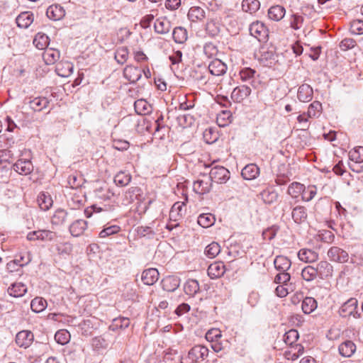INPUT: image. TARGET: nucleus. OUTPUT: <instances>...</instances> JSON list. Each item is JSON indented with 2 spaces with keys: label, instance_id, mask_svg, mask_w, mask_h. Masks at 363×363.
<instances>
[{
  "label": "nucleus",
  "instance_id": "obj_55",
  "mask_svg": "<svg viewBox=\"0 0 363 363\" xmlns=\"http://www.w3.org/2000/svg\"><path fill=\"white\" fill-rule=\"evenodd\" d=\"M206 30L211 36H216L220 32V26L215 20H210L206 23Z\"/></svg>",
  "mask_w": 363,
  "mask_h": 363
},
{
  "label": "nucleus",
  "instance_id": "obj_26",
  "mask_svg": "<svg viewBox=\"0 0 363 363\" xmlns=\"http://www.w3.org/2000/svg\"><path fill=\"white\" fill-rule=\"evenodd\" d=\"M121 230V228L120 226L117 225H109L108 223L104 225V229L99 232V237L100 238H111L112 236L118 234Z\"/></svg>",
  "mask_w": 363,
  "mask_h": 363
},
{
  "label": "nucleus",
  "instance_id": "obj_45",
  "mask_svg": "<svg viewBox=\"0 0 363 363\" xmlns=\"http://www.w3.org/2000/svg\"><path fill=\"white\" fill-rule=\"evenodd\" d=\"M47 306V301L41 297H36L31 301L30 308L35 313L42 312Z\"/></svg>",
  "mask_w": 363,
  "mask_h": 363
},
{
  "label": "nucleus",
  "instance_id": "obj_20",
  "mask_svg": "<svg viewBox=\"0 0 363 363\" xmlns=\"http://www.w3.org/2000/svg\"><path fill=\"white\" fill-rule=\"evenodd\" d=\"M154 28L156 33L166 34L170 30L171 22L167 18H159L155 22Z\"/></svg>",
  "mask_w": 363,
  "mask_h": 363
},
{
  "label": "nucleus",
  "instance_id": "obj_60",
  "mask_svg": "<svg viewBox=\"0 0 363 363\" xmlns=\"http://www.w3.org/2000/svg\"><path fill=\"white\" fill-rule=\"evenodd\" d=\"M203 52L208 57H212L216 55L218 49L213 43H208L203 46Z\"/></svg>",
  "mask_w": 363,
  "mask_h": 363
},
{
  "label": "nucleus",
  "instance_id": "obj_28",
  "mask_svg": "<svg viewBox=\"0 0 363 363\" xmlns=\"http://www.w3.org/2000/svg\"><path fill=\"white\" fill-rule=\"evenodd\" d=\"M285 12V9L282 6L276 5L270 7L268 16L271 20L279 21L284 18Z\"/></svg>",
  "mask_w": 363,
  "mask_h": 363
},
{
  "label": "nucleus",
  "instance_id": "obj_18",
  "mask_svg": "<svg viewBox=\"0 0 363 363\" xmlns=\"http://www.w3.org/2000/svg\"><path fill=\"white\" fill-rule=\"evenodd\" d=\"M259 174V168L255 164H247L241 172L244 179L252 180L255 179Z\"/></svg>",
  "mask_w": 363,
  "mask_h": 363
},
{
  "label": "nucleus",
  "instance_id": "obj_58",
  "mask_svg": "<svg viewBox=\"0 0 363 363\" xmlns=\"http://www.w3.org/2000/svg\"><path fill=\"white\" fill-rule=\"evenodd\" d=\"M256 72L250 67H245L240 71V76L242 81H248L254 78Z\"/></svg>",
  "mask_w": 363,
  "mask_h": 363
},
{
  "label": "nucleus",
  "instance_id": "obj_50",
  "mask_svg": "<svg viewBox=\"0 0 363 363\" xmlns=\"http://www.w3.org/2000/svg\"><path fill=\"white\" fill-rule=\"evenodd\" d=\"M298 331L296 330L291 329L284 334V341L286 345L293 347V345L298 340Z\"/></svg>",
  "mask_w": 363,
  "mask_h": 363
},
{
  "label": "nucleus",
  "instance_id": "obj_25",
  "mask_svg": "<svg viewBox=\"0 0 363 363\" xmlns=\"http://www.w3.org/2000/svg\"><path fill=\"white\" fill-rule=\"evenodd\" d=\"M44 61L47 65H53L60 57V52L58 50L47 48L43 55Z\"/></svg>",
  "mask_w": 363,
  "mask_h": 363
},
{
  "label": "nucleus",
  "instance_id": "obj_31",
  "mask_svg": "<svg viewBox=\"0 0 363 363\" xmlns=\"http://www.w3.org/2000/svg\"><path fill=\"white\" fill-rule=\"evenodd\" d=\"M224 272V265L222 263H213L210 264L208 268V274L211 279L219 277L222 276Z\"/></svg>",
  "mask_w": 363,
  "mask_h": 363
},
{
  "label": "nucleus",
  "instance_id": "obj_56",
  "mask_svg": "<svg viewBox=\"0 0 363 363\" xmlns=\"http://www.w3.org/2000/svg\"><path fill=\"white\" fill-rule=\"evenodd\" d=\"M350 30L354 35L363 34V21L359 19L352 21L350 23Z\"/></svg>",
  "mask_w": 363,
  "mask_h": 363
},
{
  "label": "nucleus",
  "instance_id": "obj_52",
  "mask_svg": "<svg viewBox=\"0 0 363 363\" xmlns=\"http://www.w3.org/2000/svg\"><path fill=\"white\" fill-rule=\"evenodd\" d=\"M184 206V202H176L171 208L169 213L170 218L174 219L176 221L177 220V217H182Z\"/></svg>",
  "mask_w": 363,
  "mask_h": 363
},
{
  "label": "nucleus",
  "instance_id": "obj_19",
  "mask_svg": "<svg viewBox=\"0 0 363 363\" xmlns=\"http://www.w3.org/2000/svg\"><path fill=\"white\" fill-rule=\"evenodd\" d=\"M291 216L296 223H302L307 219V209L303 206L294 207L291 212Z\"/></svg>",
  "mask_w": 363,
  "mask_h": 363
},
{
  "label": "nucleus",
  "instance_id": "obj_38",
  "mask_svg": "<svg viewBox=\"0 0 363 363\" xmlns=\"http://www.w3.org/2000/svg\"><path fill=\"white\" fill-rule=\"evenodd\" d=\"M130 325V320L127 318H118L113 319L112 323L109 325L108 329L116 331L118 329H125Z\"/></svg>",
  "mask_w": 363,
  "mask_h": 363
},
{
  "label": "nucleus",
  "instance_id": "obj_9",
  "mask_svg": "<svg viewBox=\"0 0 363 363\" xmlns=\"http://www.w3.org/2000/svg\"><path fill=\"white\" fill-rule=\"evenodd\" d=\"M211 187L212 181L210 177H207L205 179H198L193 184L194 191L201 195L210 192Z\"/></svg>",
  "mask_w": 363,
  "mask_h": 363
},
{
  "label": "nucleus",
  "instance_id": "obj_43",
  "mask_svg": "<svg viewBox=\"0 0 363 363\" xmlns=\"http://www.w3.org/2000/svg\"><path fill=\"white\" fill-rule=\"evenodd\" d=\"M349 158L355 163L363 162V146H358L349 152Z\"/></svg>",
  "mask_w": 363,
  "mask_h": 363
},
{
  "label": "nucleus",
  "instance_id": "obj_24",
  "mask_svg": "<svg viewBox=\"0 0 363 363\" xmlns=\"http://www.w3.org/2000/svg\"><path fill=\"white\" fill-rule=\"evenodd\" d=\"M68 213L62 208L57 209L51 218V223L55 225H64L67 220Z\"/></svg>",
  "mask_w": 363,
  "mask_h": 363
},
{
  "label": "nucleus",
  "instance_id": "obj_4",
  "mask_svg": "<svg viewBox=\"0 0 363 363\" xmlns=\"http://www.w3.org/2000/svg\"><path fill=\"white\" fill-rule=\"evenodd\" d=\"M209 177L212 182L223 184L230 179V172L223 166H216L211 169Z\"/></svg>",
  "mask_w": 363,
  "mask_h": 363
},
{
  "label": "nucleus",
  "instance_id": "obj_64",
  "mask_svg": "<svg viewBox=\"0 0 363 363\" xmlns=\"http://www.w3.org/2000/svg\"><path fill=\"white\" fill-rule=\"evenodd\" d=\"M130 143L127 140H117L113 143V147L120 151H124L128 149Z\"/></svg>",
  "mask_w": 363,
  "mask_h": 363
},
{
  "label": "nucleus",
  "instance_id": "obj_27",
  "mask_svg": "<svg viewBox=\"0 0 363 363\" xmlns=\"http://www.w3.org/2000/svg\"><path fill=\"white\" fill-rule=\"evenodd\" d=\"M38 203L43 211H48L52 206V199L46 192H40L37 198Z\"/></svg>",
  "mask_w": 363,
  "mask_h": 363
},
{
  "label": "nucleus",
  "instance_id": "obj_7",
  "mask_svg": "<svg viewBox=\"0 0 363 363\" xmlns=\"http://www.w3.org/2000/svg\"><path fill=\"white\" fill-rule=\"evenodd\" d=\"M251 89L247 85L238 86L232 91L231 99L236 103L242 102L251 94Z\"/></svg>",
  "mask_w": 363,
  "mask_h": 363
},
{
  "label": "nucleus",
  "instance_id": "obj_32",
  "mask_svg": "<svg viewBox=\"0 0 363 363\" xmlns=\"http://www.w3.org/2000/svg\"><path fill=\"white\" fill-rule=\"evenodd\" d=\"M275 268L279 272H286L291 267V261L286 257L277 255L274 261Z\"/></svg>",
  "mask_w": 363,
  "mask_h": 363
},
{
  "label": "nucleus",
  "instance_id": "obj_59",
  "mask_svg": "<svg viewBox=\"0 0 363 363\" xmlns=\"http://www.w3.org/2000/svg\"><path fill=\"white\" fill-rule=\"evenodd\" d=\"M290 279L291 276L289 273L286 272H280L278 274L276 275L274 278V282L281 285H286Z\"/></svg>",
  "mask_w": 363,
  "mask_h": 363
},
{
  "label": "nucleus",
  "instance_id": "obj_33",
  "mask_svg": "<svg viewBox=\"0 0 363 363\" xmlns=\"http://www.w3.org/2000/svg\"><path fill=\"white\" fill-rule=\"evenodd\" d=\"M200 287L198 281L196 279H189L184 286V291L186 294L194 296L199 291Z\"/></svg>",
  "mask_w": 363,
  "mask_h": 363
},
{
  "label": "nucleus",
  "instance_id": "obj_42",
  "mask_svg": "<svg viewBox=\"0 0 363 363\" xmlns=\"http://www.w3.org/2000/svg\"><path fill=\"white\" fill-rule=\"evenodd\" d=\"M304 190V185L299 183L294 182L291 183L287 190V193L292 197V198H298L300 195H302V192Z\"/></svg>",
  "mask_w": 363,
  "mask_h": 363
},
{
  "label": "nucleus",
  "instance_id": "obj_22",
  "mask_svg": "<svg viewBox=\"0 0 363 363\" xmlns=\"http://www.w3.org/2000/svg\"><path fill=\"white\" fill-rule=\"evenodd\" d=\"M49 100L45 97H35L28 102L29 106L34 111H40L46 108L49 104Z\"/></svg>",
  "mask_w": 363,
  "mask_h": 363
},
{
  "label": "nucleus",
  "instance_id": "obj_44",
  "mask_svg": "<svg viewBox=\"0 0 363 363\" xmlns=\"http://www.w3.org/2000/svg\"><path fill=\"white\" fill-rule=\"evenodd\" d=\"M215 221V217L211 213H202L199 216L197 223L203 228L211 226Z\"/></svg>",
  "mask_w": 363,
  "mask_h": 363
},
{
  "label": "nucleus",
  "instance_id": "obj_29",
  "mask_svg": "<svg viewBox=\"0 0 363 363\" xmlns=\"http://www.w3.org/2000/svg\"><path fill=\"white\" fill-rule=\"evenodd\" d=\"M33 21V15L28 12L21 13L16 19L17 26L22 28H27Z\"/></svg>",
  "mask_w": 363,
  "mask_h": 363
},
{
  "label": "nucleus",
  "instance_id": "obj_54",
  "mask_svg": "<svg viewBox=\"0 0 363 363\" xmlns=\"http://www.w3.org/2000/svg\"><path fill=\"white\" fill-rule=\"evenodd\" d=\"M70 339V335L69 332L64 330L57 331L55 335V341L60 345H65L69 342Z\"/></svg>",
  "mask_w": 363,
  "mask_h": 363
},
{
  "label": "nucleus",
  "instance_id": "obj_11",
  "mask_svg": "<svg viewBox=\"0 0 363 363\" xmlns=\"http://www.w3.org/2000/svg\"><path fill=\"white\" fill-rule=\"evenodd\" d=\"M46 15L50 20L59 21L65 16V10L59 4H52L47 9Z\"/></svg>",
  "mask_w": 363,
  "mask_h": 363
},
{
  "label": "nucleus",
  "instance_id": "obj_48",
  "mask_svg": "<svg viewBox=\"0 0 363 363\" xmlns=\"http://www.w3.org/2000/svg\"><path fill=\"white\" fill-rule=\"evenodd\" d=\"M131 180V176L130 174L126 173L125 172H119L115 177H114V182L116 184L121 185V186H126L128 185Z\"/></svg>",
  "mask_w": 363,
  "mask_h": 363
},
{
  "label": "nucleus",
  "instance_id": "obj_2",
  "mask_svg": "<svg viewBox=\"0 0 363 363\" xmlns=\"http://www.w3.org/2000/svg\"><path fill=\"white\" fill-rule=\"evenodd\" d=\"M208 355V347L201 345H195L189 351L187 356L182 357L181 363H199Z\"/></svg>",
  "mask_w": 363,
  "mask_h": 363
},
{
  "label": "nucleus",
  "instance_id": "obj_51",
  "mask_svg": "<svg viewBox=\"0 0 363 363\" xmlns=\"http://www.w3.org/2000/svg\"><path fill=\"white\" fill-rule=\"evenodd\" d=\"M178 124L184 128L191 126L194 123V118L190 114H180L177 116Z\"/></svg>",
  "mask_w": 363,
  "mask_h": 363
},
{
  "label": "nucleus",
  "instance_id": "obj_53",
  "mask_svg": "<svg viewBox=\"0 0 363 363\" xmlns=\"http://www.w3.org/2000/svg\"><path fill=\"white\" fill-rule=\"evenodd\" d=\"M322 110V104L318 101H315L311 103L307 111V115L309 118L318 117V113Z\"/></svg>",
  "mask_w": 363,
  "mask_h": 363
},
{
  "label": "nucleus",
  "instance_id": "obj_46",
  "mask_svg": "<svg viewBox=\"0 0 363 363\" xmlns=\"http://www.w3.org/2000/svg\"><path fill=\"white\" fill-rule=\"evenodd\" d=\"M115 60L118 64L123 65L128 58V49L127 47H120L115 52Z\"/></svg>",
  "mask_w": 363,
  "mask_h": 363
},
{
  "label": "nucleus",
  "instance_id": "obj_40",
  "mask_svg": "<svg viewBox=\"0 0 363 363\" xmlns=\"http://www.w3.org/2000/svg\"><path fill=\"white\" fill-rule=\"evenodd\" d=\"M302 310L306 314H310L317 308V302L312 297H306L302 301Z\"/></svg>",
  "mask_w": 363,
  "mask_h": 363
},
{
  "label": "nucleus",
  "instance_id": "obj_23",
  "mask_svg": "<svg viewBox=\"0 0 363 363\" xmlns=\"http://www.w3.org/2000/svg\"><path fill=\"white\" fill-rule=\"evenodd\" d=\"M27 292L26 286L22 282H15L8 289L9 295L13 297H21Z\"/></svg>",
  "mask_w": 363,
  "mask_h": 363
},
{
  "label": "nucleus",
  "instance_id": "obj_63",
  "mask_svg": "<svg viewBox=\"0 0 363 363\" xmlns=\"http://www.w3.org/2000/svg\"><path fill=\"white\" fill-rule=\"evenodd\" d=\"M221 337V333L218 329L213 328L206 334V339L209 342H216Z\"/></svg>",
  "mask_w": 363,
  "mask_h": 363
},
{
  "label": "nucleus",
  "instance_id": "obj_10",
  "mask_svg": "<svg viewBox=\"0 0 363 363\" xmlns=\"http://www.w3.org/2000/svg\"><path fill=\"white\" fill-rule=\"evenodd\" d=\"M358 301L354 298H351L345 301L339 309V314L343 318L351 316L353 311L357 308Z\"/></svg>",
  "mask_w": 363,
  "mask_h": 363
},
{
  "label": "nucleus",
  "instance_id": "obj_14",
  "mask_svg": "<svg viewBox=\"0 0 363 363\" xmlns=\"http://www.w3.org/2000/svg\"><path fill=\"white\" fill-rule=\"evenodd\" d=\"M208 70L214 76H221L226 72L227 65L221 60L215 59L210 62Z\"/></svg>",
  "mask_w": 363,
  "mask_h": 363
},
{
  "label": "nucleus",
  "instance_id": "obj_34",
  "mask_svg": "<svg viewBox=\"0 0 363 363\" xmlns=\"http://www.w3.org/2000/svg\"><path fill=\"white\" fill-rule=\"evenodd\" d=\"M172 38L176 43L182 44L187 40V31L183 27H176L173 30Z\"/></svg>",
  "mask_w": 363,
  "mask_h": 363
},
{
  "label": "nucleus",
  "instance_id": "obj_41",
  "mask_svg": "<svg viewBox=\"0 0 363 363\" xmlns=\"http://www.w3.org/2000/svg\"><path fill=\"white\" fill-rule=\"evenodd\" d=\"M113 210V207L111 206H107L106 205H104V207H99L96 205H92L84 210V215L86 218H90L92 216L94 213H100L102 211L111 212Z\"/></svg>",
  "mask_w": 363,
  "mask_h": 363
},
{
  "label": "nucleus",
  "instance_id": "obj_6",
  "mask_svg": "<svg viewBox=\"0 0 363 363\" xmlns=\"http://www.w3.org/2000/svg\"><path fill=\"white\" fill-rule=\"evenodd\" d=\"M34 335L30 330L18 332L16 336V343L21 347L28 348L33 342Z\"/></svg>",
  "mask_w": 363,
  "mask_h": 363
},
{
  "label": "nucleus",
  "instance_id": "obj_35",
  "mask_svg": "<svg viewBox=\"0 0 363 363\" xmlns=\"http://www.w3.org/2000/svg\"><path fill=\"white\" fill-rule=\"evenodd\" d=\"M260 3L258 0H243L242 9L245 12L254 13L259 9Z\"/></svg>",
  "mask_w": 363,
  "mask_h": 363
},
{
  "label": "nucleus",
  "instance_id": "obj_3",
  "mask_svg": "<svg viewBox=\"0 0 363 363\" xmlns=\"http://www.w3.org/2000/svg\"><path fill=\"white\" fill-rule=\"evenodd\" d=\"M250 33L260 43H266L269 38V30L265 25L260 21H255L250 24Z\"/></svg>",
  "mask_w": 363,
  "mask_h": 363
},
{
  "label": "nucleus",
  "instance_id": "obj_47",
  "mask_svg": "<svg viewBox=\"0 0 363 363\" xmlns=\"http://www.w3.org/2000/svg\"><path fill=\"white\" fill-rule=\"evenodd\" d=\"M317 274V269L312 266L304 267L301 272V276L303 279L307 281H311L315 279L316 278Z\"/></svg>",
  "mask_w": 363,
  "mask_h": 363
},
{
  "label": "nucleus",
  "instance_id": "obj_5",
  "mask_svg": "<svg viewBox=\"0 0 363 363\" xmlns=\"http://www.w3.org/2000/svg\"><path fill=\"white\" fill-rule=\"evenodd\" d=\"M27 239L30 241H52L56 238L55 232L47 230H38L29 232L27 234Z\"/></svg>",
  "mask_w": 363,
  "mask_h": 363
},
{
  "label": "nucleus",
  "instance_id": "obj_49",
  "mask_svg": "<svg viewBox=\"0 0 363 363\" xmlns=\"http://www.w3.org/2000/svg\"><path fill=\"white\" fill-rule=\"evenodd\" d=\"M317 194V189L315 186H304V190L302 192L301 199L303 201L308 202L311 201Z\"/></svg>",
  "mask_w": 363,
  "mask_h": 363
},
{
  "label": "nucleus",
  "instance_id": "obj_8",
  "mask_svg": "<svg viewBox=\"0 0 363 363\" xmlns=\"http://www.w3.org/2000/svg\"><path fill=\"white\" fill-rule=\"evenodd\" d=\"M124 77L131 84L138 82L142 77V69L133 65H127L123 69Z\"/></svg>",
  "mask_w": 363,
  "mask_h": 363
},
{
  "label": "nucleus",
  "instance_id": "obj_15",
  "mask_svg": "<svg viewBox=\"0 0 363 363\" xmlns=\"http://www.w3.org/2000/svg\"><path fill=\"white\" fill-rule=\"evenodd\" d=\"M158 279L159 272L155 268H150L143 272L141 279L146 285H153Z\"/></svg>",
  "mask_w": 363,
  "mask_h": 363
},
{
  "label": "nucleus",
  "instance_id": "obj_57",
  "mask_svg": "<svg viewBox=\"0 0 363 363\" xmlns=\"http://www.w3.org/2000/svg\"><path fill=\"white\" fill-rule=\"evenodd\" d=\"M279 228L277 225H272L262 232V238L265 240H272L279 231Z\"/></svg>",
  "mask_w": 363,
  "mask_h": 363
},
{
  "label": "nucleus",
  "instance_id": "obj_21",
  "mask_svg": "<svg viewBox=\"0 0 363 363\" xmlns=\"http://www.w3.org/2000/svg\"><path fill=\"white\" fill-rule=\"evenodd\" d=\"M134 108L137 114L145 116L152 112L151 105L145 99H138L134 103Z\"/></svg>",
  "mask_w": 363,
  "mask_h": 363
},
{
  "label": "nucleus",
  "instance_id": "obj_36",
  "mask_svg": "<svg viewBox=\"0 0 363 363\" xmlns=\"http://www.w3.org/2000/svg\"><path fill=\"white\" fill-rule=\"evenodd\" d=\"M298 257L304 262L312 263L318 259V254L316 251H298Z\"/></svg>",
  "mask_w": 363,
  "mask_h": 363
},
{
  "label": "nucleus",
  "instance_id": "obj_1",
  "mask_svg": "<svg viewBox=\"0 0 363 363\" xmlns=\"http://www.w3.org/2000/svg\"><path fill=\"white\" fill-rule=\"evenodd\" d=\"M31 159V151L24 149L18 160L13 164V169L21 175L30 174L33 171V165Z\"/></svg>",
  "mask_w": 363,
  "mask_h": 363
},
{
  "label": "nucleus",
  "instance_id": "obj_30",
  "mask_svg": "<svg viewBox=\"0 0 363 363\" xmlns=\"http://www.w3.org/2000/svg\"><path fill=\"white\" fill-rule=\"evenodd\" d=\"M355 345L350 340L345 341L339 346L340 354L347 357H351L355 352Z\"/></svg>",
  "mask_w": 363,
  "mask_h": 363
},
{
  "label": "nucleus",
  "instance_id": "obj_39",
  "mask_svg": "<svg viewBox=\"0 0 363 363\" xmlns=\"http://www.w3.org/2000/svg\"><path fill=\"white\" fill-rule=\"evenodd\" d=\"M188 17L191 21H201L205 18V11L201 7L193 6L189 11Z\"/></svg>",
  "mask_w": 363,
  "mask_h": 363
},
{
  "label": "nucleus",
  "instance_id": "obj_62",
  "mask_svg": "<svg viewBox=\"0 0 363 363\" xmlns=\"http://www.w3.org/2000/svg\"><path fill=\"white\" fill-rule=\"evenodd\" d=\"M357 45L356 41L352 38H345L340 43V48L346 51L354 48Z\"/></svg>",
  "mask_w": 363,
  "mask_h": 363
},
{
  "label": "nucleus",
  "instance_id": "obj_17",
  "mask_svg": "<svg viewBox=\"0 0 363 363\" xmlns=\"http://www.w3.org/2000/svg\"><path fill=\"white\" fill-rule=\"evenodd\" d=\"M88 223L83 219H77L69 225V232L74 237L82 235L87 228Z\"/></svg>",
  "mask_w": 363,
  "mask_h": 363
},
{
  "label": "nucleus",
  "instance_id": "obj_16",
  "mask_svg": "<svg viewBox=\"0 0 363 363\" xmlns=\"http://www.w3.org/2000/svg\"><path fill=\"white\" fill-rule=\"evenodd\" d=\"M180 285V279L176 276H168L162 281V289L164 291H174Z\"/></svg>",
  "mask_w": 363,
  "mask_h": 363
},
{
  "label": "nucleus",
  "instance_id": "obj_61",
  "mask_svg": "<svg viewBox=\"0 0 363 363\" xmlns=\"http://www.w3.org/2000/svg\"><path fill=\"white\" fill-rule=\"evenodd\" d=\"M63 64L59 63L57 64L56 67V72L57 74L62 77H68L72 72L73 69V67L71 64L67 63V69L65 70H62V69L60 68V67H62Z\"/></svg>",
  "mask_w": 363,
  "mask_h": 363
},
{
  "label": "nucleus",
  "instance_id": "obj_37",
  "mask_svg": "<svg viewBox=\"0 0 363 363\" xmlns=\"http://www.w3.org/2000/svg\"><path fill=\"white\" fill-rule=\"evenodd\" d=\"M50 43L49 37L41 33H38L34 38L33 44L39 50L46 48Z\"/></svg>",
  "mask_w": 363,
  "mask_h": 363
},
{
  "label": "nucleus",
  "instance_id": "obj_12",
  "mask_svg": "<svg viewBox=\"0 0 363 363\" xmlns=\"http://www.w3.org/2000/svg\"><path fill=\"white\" fill-rule=\"evenodd\" d=\"M259 196L264 203L270 205L277 201L278 193L274 187L268 186L259 193Z\"/></svg>",
  "mask_w": 363,
  "mask_h": 363
},
{
  "label": "nucleus",
  "instance_id": "obj_13",
  "mask_svg": "<svg viewBox=\"0 0 363 363\" xmlns=\"http://www.w3.org/2000/svg\"><path fill=\"white\" fill-rule=\"evenodd\" d=\"M313 91L312 87L307 84H303L298 87L297 97L301 102H309L312 100Z\"/></svg>",
  "mask_w": 363,
  "mask_h": 363
}]
</instances>
